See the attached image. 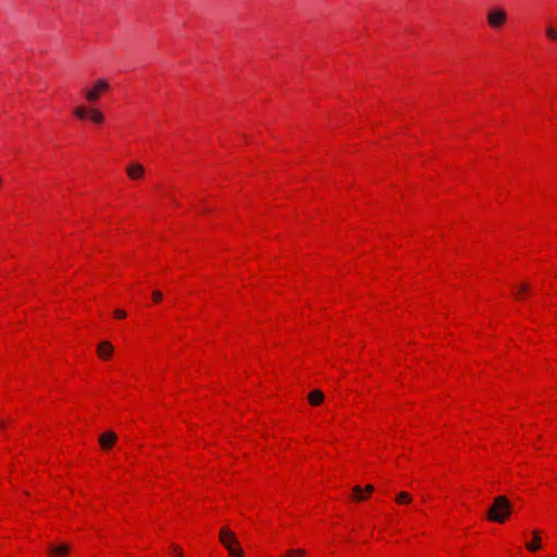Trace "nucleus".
I'll return each instance as SVG.
<instances>
[{"label": "nucleus", "instance_id": "1", "mask_svg": "<svg viewBox=\"0 0 557 557\" xmlns=\"http://www.w3.org/2000/svg\"><path fill=\"white\" fill-rule=\"evenodd\" d=\"M511 504L506 496L494 498L493 505L487 510V519L497 523H504L510 516Z\"/></svg>", "mask_w": 557, "mask_h": 557}, {"label": "nucleus", "instance_id": "2", "mask_svg": "<svg viewBox=\"0 0 557 557\" xmlns=\"http://www.w3.org/2000/svg\"><path fill=\"white\" fill-rule=\"evenodd\" d=\"M221 544L227 549L231 557H243L244 552L233 531L228 528H222L219 533Z\"/></svg>", "mask_w": 557, "mask_h": 557}, {"label": "nucleus", "instance_id": "3", "mask_svg": "<svg viewBox=\"0 0 557 557\" xmlns=\"http://www.w3.org/2000/svg\"><path fill=\"white\" fill-rule=\"evenodd\" d=\"M109 89V84L106 79L100 78L96 81L90 89L85 91V98L89 102H95L99 99L100 95Z\"/></svg>", "mask_w": 557, "mask_h": 557}, {"label": "nucleus", "instance_id": "4", "mask_svg": "<svg viewBox=\"0 0 557 557\" xmlns=\"http://www.w3.org/2000/svg\"><path fill=\"white\" fill-rule=\"evenodd\" d=\"M507 20L506 12L500 9H492L487 14V23L492 28H499L502 27Z\"/></svg>", "mask_w": 557, "mask_h": 557}, {"label": "nucleus", "instance_id": "5", "mask_svg": "<svg viewBox=\"0 0 557 557\" xmlns=\"http://www.w3.org/2000/svg\"><path fill=\"white\" fill-rule=\"evenodd\" d=\"M126 173L131 180L137 181L144 176L145 168L140 163L133 162L127 166Z\"/></svg>", "mask_w": 557, "mask_h": 557}, {"label": "nucleus", "instance_id": "6", "mask_svg": "<svg viewBox=\"0 0 557 557\" xmlns=\"http://www.w3.org/2000/svg\"><path fill=\"white\" fill-rule=\"evenodd\" d=\"M116 442V434L113 431H108L99 436V444L102 449H110Z\"/></svg>", "mask_w": 557, "mask_h": 557}, {"label": "nucleus", "instance_id": "7", "mask_svg": "<svg viewBox=\"0 0 557 557\" xmlns=\"http://www.w3.org/2000/svg\"><path fill=\"white\" fill-rule=\"evenodd\" d=\"M97 352L101 359H109L113 354V346L109 342H101L98 345Z\"/></svg>", "mask_w": 557, "mask_h": 557}, {"label": "nucleus", "instance_id": "8", "mask_svg": "<svg viewBox=\"0 0 557 557\" xmlns=\"http://www.w3.org/2000/svg\"><path fill=\"white\" fill-rule=\"evenodd\" d=\"M323 400H324V394L320 389H314V391L310 392L308 395V401L312 406H319L323 403Z\"/></svg>", "mask_w": 557, "mask_h": 557}, {"label": "nucleus", "instance_id": "9", "mask_svg": "<svg viewBox=\"0 0 557 557\" xmlns=\"http://www.w3.org/2000/svg\"><path fill=\"white\" fill-rule=\"evenodd\" d=\"M532 535H533V540L532 542H529L525 544V547L530 552H536L537 549H540L541 547V536H540V532L537 530H534L532 532Z\"/></svg>", "mask_w": 557, "mask_h": 557}, {"label": "nucleus", "instance_id": "10", "mask_svg": "<svg viewBox=\"0 0 557 557\" xmlns=\"http://www.w3.org/2000/svg\"><path fill=\"white\" fill-rule=\"evenodd\" d=\"M70 552V547L65 544L53 546L49 549V553L54 556H64Z\"/></svg>", "mask_w": 557, "mask_h": 557}, {"label": "nucleus", "instance_id": "11", "mask_svg": "<svg viewBox=\"0 0 557 557\" xmlns=\"http://www.w3.org/2000/svg\"><path fill=\"white\" fill-rule=\"evenodd\" d=\"M90 120L96 123V124H101L104 120V116L102 114V112H100L98 109H91L89 111V115Z\"/></svg>", "mask_w": 557, "mask_h": 557}, {"label": "nucleus", "instance_id": "12", "mask_svg": "<svg viewBox=\"0 0 557 557\" xmlns=\"http://www.w3.org/2000/svg\"><path fill=\"white\" fill-rule=\"evenodd\" d=\"M363 488L359 485H356L352 487V498L356 500V502H363L367 499V495L363 494Z\"/></svg>", "mask_w": 557, "mask_h": 557}, {"label": "nucleus", "instance_id": "13", "mask_svg": "<svg viewBox=\"0 0 557 557\" xmlns=\"http://www.w3.org/2000/svg\"><path fill=\"white\" fill-rule=\"evenodd\" d=\"M545 34L549 40H557V27L553 26L552 24L546 26Z\"/></svg>", "mask_w": 557, "mask_h": 557}, {"label": "nucleus", "instance_id": "14", "mask_svg": "<svg viewBox=\"0 0 557 557\" xmlns=\"http://www.w3.org/2000/svg\"><path fill=\"white\" fill-rule=\"evenodd\" d=\"M396 502L398 504H409L411 502V496L406 492H400L396 495Z\"/></svg>", "mask_w": 557, "mask_h": 557}, {"label": "nucleus", "instance_id": "15", "mask_svg": "<svg viewBox=\"0 0 557 557\" xmlns=\"http://www.w3.org/2000/svg\"><path fill=\"white\" fill-rule=\"evenodd\" d=\"M73 113L81 120H85L89 115V112L86 110L85 107H76L73 110Z\"/></svg>", "mask_w": 557, "mask_h": 557}, {"label": "nucleus", "instance_id": "16", "mask_svg": "<svg viewBox=\"0 0 557 557\" xmlns=\"http://www.w3.org/2000/svg\"><path fill=\"white\" fill-rule=\"evenodd\" d=\"M152 299H153V301H156V302L161 301V299H162V293H161V292H159V290L153 292V293H152Z\"/></svg>", "mask_w": 557, "mask_h": 557}, {"label": "nucleus", "instance_id": "17", "mask_svg": "<svg viewBox=\"0 0 557 557\" xmlns=\"http://www.w3.org/2000/svg\"><path fill=\"white\" fill-rule=\"evenodd\" d=\"M114 315L117 319H124L126 317V312L124 310L117 309L114 311Z\"/></svg>", "mask_w": 557, "mask_h": 557}, {"label": "nucleus", "instance_id": "18", "mask_svg": "<svg viewBox=\"0 0 557 557\" xmlns=\"http://www.w3.org/2000/svg\"><path fill=\"white\" fill-rule=\"evenodd\" d=\"M528 290H529V285H528V284H521V285L519 286L518 295H519L520 293H524V292H528Z\"/></svg>", "mask_w": 557, "mask_h": 557}, {"label": "nucleus", "instance_id": "19", "mask_svg": "<svg viewBox=\"0 0 557 557\" xmlns=\"http://www.w3.org/2000/svg\"><path fill=\"white\" fill-rule=\"evenodd\" d=\"M172 552L174 554H176L177 556H182L183 555L182 549L180 547L175 546V545L172 546Z\"/></svg>", "mask_w": 557, "mask_h": 557}, {"label": "nucleus", "instance_id": "20", "mask_svg": "<svg viewBox=\"0 0 557 557\" xmlns=\"http://www.w3.org/2000/svg\"><path fill=\"white\" fill-rule=\"evenodd\" d=\"M286 557H296V549H289L286 553Z\"/></svg>", "mask_w": 557, "mask_h": 557}, {"label": "nucleus", "instance_id": "21", "mask_svg": "<svg viewBox=\"0 0 557 557\" xmlns=\"http://www.w3.org/2000/svg\"><path fill=\"white\" fill-rule=\"evenodd\" d=\"M364 491H366L368 494H370V493H372V492L374 491V486H373V485H371V484H369V485H367V486L364 487Z\"/></svg>", "mask_w": 557, "mask_h": 557}, {"label": "nucleus", "instance_id": "22", "mask_svg": "<svg viewBox=\"0 0 557 557\" xmlns=\"http://www.w3.org/2000/svg\"><path fill=\"white\" fill-rule=\"evenodd\" d=\"M306 555V552L304 549H296V557H301V556H305Z\"/></svg>", "mask_w": 557, "mask_h": 557}]
</instances>
